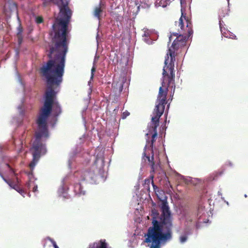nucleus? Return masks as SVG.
Wrapping results in <instances>:
<instances>
[{"instance_id":"f257e3e1","label":"nucleus","mask_w":248,"mask_h":248,"mask_svg":"<svg viewBox=\"0 0 248 248\" xmlns=\"http://www.w3.org/2000/svg\"><path fill=\"white\" fill-rule=\"evenodd\" d=\"M47 50L49 60L41 68L42 75L46 78L47 88L45 93L44 102L40 109L36 120L37 131L35 132V139L31 149L32 160L29 167L33 170L39 161L41 155L46 152L45 145L42 143L41 138L48 137L47 121L52 113L54 117H57L62 113V108L59 102L56 101L57 93L54 85L59 86L62 81L64 74L66 55L68 51L67 37H52L48 44Z\"/></svg>"},{"instance_id":"f03ea898","label":"nucleus","mask_w":248,"mask_h":248,"mask_svg":"<svg viewBox=\"0 0 248 248\" xmlns=\"http://www.w3.org/2000/svg\"><path fill=\"white\" fill-rule=\"evenodd\" d=\"M160 221L154 217L148 229L145 242L150 248H161L172 238V217L167 200H162Z\"/></svg>"},{"instance_id":"7ed1b4c3","label":"nucleus","mask_w":248,"mask_h":248,"mask_svg":"<svg viewBox=\"0 0 248 248\" xmlns=\"http://www.w3.org/2000/svg\"><path fill=\"white\" fill-rule=\"evenodd\" d=\"M175 37L171 46L169 48L165 58V66L163 70V80L162 85L164 89L168 90L170 88L173 90V93L175 89V74L174 71V63L175 61V56L177 54V51L179 48L186 46L187 36L183 34H179L178 33H172L169 37V43L171 40Z\"/></svg>"},{"instance_id":"20e7f679","label":"nucleus","mask_w":248,"mask_h":248,"mask_svg":"<svg viewBox=\"0 0 248 248\" xmlns=\"http://www.w3.org/2000/svg\"><path fill=\"white\" fill-rule=\"evenodd\" d=\"M57 3L60 9L59 17H57L53 25V31L50 33L52 37L61 38L67 36L68 24L72 16V11L68 7L67 0H60Z\"/></svg>"},{"instance_id":"39448f33","label":"nucleus","mask_w":248,"mask_h":248,"mask_svg":"<svg viewBox=\"0 0 248 248\" xmlns=\"http://www.w3.org/2000/svg\"><path fill=\"white\" fill-rule=\"evenodd\" d=\"M168 90L164 89L163 87H160L156 105L154 109L152 118L150 131H153V134L152 136V139L149 142L150 146L153 150L154 142L155 141L157 131V128L159 126V119L164 113L165 105L167 104V95Z\"/></svg>"},{"instance_id":"423d86ee","label":"nucleus","mask_w":248,"mask_h":248,"mask_svg":"<svg viewBox=\"0 0 248 248\" xmlns=\"http://www.w3.org/2000/svg\"><path fill=\"white\" fill-rule=\"evenodd\" d=\"M184 19L186 21V30L185 31H186L188 33V36L190 37L192 34H193V30L192 29V23L191 22L188 20L187 18H186V16H184ZM178 23V26L180 27V28L182 30H184V23L183 21V14L182 13V16L179 18Z\"/></svg>"},{"instance_id":"0eeeda50","label":"nucleus","mask_w":248,"mask_h":248,"mask_svg":"<svg viewBox=\"0 0 248 248\" xmlns=\"http://www.w3.org/2000/svg\"><path fill=\"white\" fill-rule=\"evenodd\" d=\"M80 179L81 181L92 182L94 181L95 174L91 169L81 171L80 173Z\"/></svg>"},{"instance_id":"6e6552de","label":"nucleus","mask_w":248,"mask_h":248,"mask_svg":"<svg viewBox=\"0 0 248 248\" xmlns=\"http://www.w3.org/2000/svg\"><path fill=\"white\" fill-rule=\"evenodd\" d=\"M228 9L225 7L224 8H222L219 10V28L221 31V32L223 35L225 37H227L226 35L225 31V28L223 27L222 25L223 21L222 20V18L225 17L226 15H228Z\"/></svg>"},{"instance_id":"1a4fd4ad","label":"nucleus","mask_w":248,"mask_h":248,"mask_svg":"<svg viewBox=\"0 0 248 248\" xmlns=\"http://www.w3.org/2000/svg\"><path fill=\"white\" fill-rule=\"evenodd\" d=\"M154 154H153L151 157H150L149 155H147L146 154V153H145V151H144L143 153V154H142V158L143 159H144L145 160L146 159H147L149 163H150V165L151 167V169H152V171L153 172H154L155 171V168H154V166H155V162H154Z\"/></svg>"},{"instance_id":"9d476101","label":"nucleus","mask_w":248,"mask_h":248,"mask_svg":"<svg viewBox=\"0 0 248 248\" xmlns=\"http://www.w3.org/2000/svg\"><path fill=\"white\" fill-rule=\"evenodd\" d=\"M74 191L76 195H82L85 194V191L82 190V187L80 183H76L74 185Z\"/></svg>"},{"instance_id":"9b49d317","label":"nucleus","mask_w":248,"mask_h":248,"mask_svg":"<svg viewBox=\"0 0 248 248\" xmlns=\"http://www.w3.org/2000/svg\"><path fill=\"white\" fill-rule=\"evenodd\" d=\"M102 12L103 10L102 9L100 4L99 6H96L95 7L93 12V15L98 19H100L101 17V14H102Z\"/></svg>"},{"instance_id":"f8f14e48","label":"nucleus","mask_w":248,"mask_h":248,"mask_svg":"<svg viewBox=\"0 0 248 248\" xmlns=\"http://www.w3.org/2000/svg\"><path fill=\"white\" fill-rule=\"evenodd\" d=\"M2 160L4 163L5 166L9 170V171L11 173H15L14 170L11 167L8 162L9 160V158L5 156L3 157Z\"/></svg>"},{"instance_id":"ddd939ff","label":"nucleus","mask_w":248,"mask_h":248,"mask_svg":"<svg viewBox=\"0 0 248 248\" xmlns=\"http://www.w3.org/2000/svg\"><path fill=\"white\" fill-rule=\"evenodd\" d=\"M190 233L188 230H185L184 234L180 236V241L181 243H184L187 239V236Z\"/></svg>"},{"instance_id":"4468645a","label":"nucleus","mask_w":248,"mask_h":248,"mask_svg":"<svg viewBox=\"0 0 248 248\" xmlns=\"http://www.w3.org/2000/svg\"><path fill=\"white\" fill-rule=\"evenodd\" d=\"M0 176L5 182H6L11 188H13V186L15 184H14L11 181L6 179L1 172H0Z\"/></svg>"},{"instance_id":"2eb2a0df","label":"nucleus","mask_w":248,"mask_h":248,"mask_svg":"<svg viewBox=\"0 0 248 248\" xmlns=\"http://www.w3.org/2000/svg\"><path fill=\"white\" fill-rule=\"evenodd\" d=\"M13 189H15L16 191H17L21 195H22V196H23L24 197V194L25 193L24 190L23 189L17 186V185H16V184L14 185L13 186Z\"/></svg>"},{"instance_id":"dca6fc26","label":"nucleus","mask_w":248,"mask_h":248,"mask_svg":"<svg viewBox=\"0 0 248 248\" xmlns=\"http://www.w3.org/2000/svg\"><path fill=\"white\" fill-rule=\"evenodd\" d=\"M151 182H152L151 177H150V178L145 179L144 181L143 186L145 188L149 189V186Z\"/></svg>"},{"instance_id":"f3484780","label":"nucleus","mask_w":248,"mask_h":248,"mask_svg":"<svg viewBox=\"0 0 248 248\" xmlns=\"http://www.w3.org/2000/svg\"><path fill=\"white\" fill-rule=\"evenodd\" d=\"M154 177V176L153 175H151V179L152 180V184L153 187L154 188V190L155 192L157 194V192H159V188L156 186H155L154 183V181H153Z\"/></svg>"},{"instance_id":"a211bd4d","label":"nucleus","mask_w":248,"mask_h":248,"mask_svg":"<svg viewBox=\"0 0 248 248\" xmlns=\"http://www.w3.org/2000/svg\"><path fill=\"white\" fill-rule=\"evenodd\" d=\"M130 115V113L127 111V110H125V111H124L122 115V118L123 119H125L128 116H129Z\"/></svg>"},{"instance_id":"6ab92c4d","label":"nucleus","mask_w":248,"mask_h":248,"mask_svg":"<svg viewBox=\"0 0 248 248\" xmlns=\"http://www.w3.org/2000/svg\"><path fill=\"white\" fill-rule=\"evenodd\" d=\"M43 22V18L41 16H37L36 18V22L37 24H40Z\"/></svg>"},{"instance_id":"aec40b11","label":"nucleus","mask_w":248,"mask_h":248,"mask_svg":"<svg viewBox=\"0 0 248 248\" xmlns=\"http://www.w3.org/2000/svg\"><path fill=\"white\" fill-rule=\"evenodd\" d=\"M49 240L51 242V243L52 244V245H53V246L54 248H56V247H58L55 241L54 240H53L52 239H51L50 238H49Z\"/></svg>"},{"instance_id":"412c9836","label":"nucleus","mask_w":248,"mask_h":248,"mask_svg":"<svg viewBox=\"0 0 248 248\" xmlns=\"http://www.w3.org/2000/svg\"><path fill=\"white\" fill-rule=\"evenodd\" d=\"M98 248H107V244L105 242H101V245Z\"/></svg>"},{"instance_id":"4be33fe9","label":"nucleus","mask_w":248,"mask_h":248,"mask_svg":"<svg viewBox=\"0 0 248 248\" xmlns=\"http://www.w3.org/2000/svg\"><path fill=\"white\" fill-rule=\"evenodd\" d=\"M96 68L94 66H93L91 69L92 75L91 78L93 77L94 74L93 73L95 71Z\"/></svg>"},{"instance_id":"5701e85b","label":"nucleus","mask_w":248,"mask_h":248,"mask_svg":"<svg viewBox=\"0 0 248 248\" xmlns=\"http://www.w3.org/2000/svg\"><path fill=\"white\" fill-rule=\"evenodd\" d=\"M149 36V34L148 32H144V34L143 35V36H145V37H148Z\"/></svg>"},{"instance_id":"b1692460","label":"nucleus","mask_w":248,"mask_h":248,"mask_svg":"<svg viewBox=\"0 0 248 248\" xmlns=\"http://www.w3.org/2000/svg\"><path fill=\"white\" fill-rule=\"evenodd\" d=\"M22 28H19V31H18V32L17 33V35L19 36V34H20L22 32Z\"/></svg>"},{"instance_id":"393cba45","label":"nucleus","mask_w":248,"mask_h":248,"mask_svg":"<svg viewBox=\"0 0 248 248\" xmlns=\"http://www.w3.org/2000/svg\"><path fill=\"white\" fill-rule=\"evenodd\" d=\"M21 41H22V38H20V36H19V37H18L19 44H21Z\"/></svg>"},{"instance_id":"a878e982","label":"nucleus","mask_w":248,"mask_h":248,"mask_svg":"<svg viewBox=\"0 0 248 248\" xmlns=\"http://www.w3.org/2000/svg\"><path fill=\"white\" fill-rule=\"evenodd\" d=\"M37 186H36L35 187H34L33 188V189H34V191H35V190H36V189H37Z\"/></svg>"},{"instance_id":"bb28decb","label":"nucleus","mask_w":248,"mask_h":248,"mask_svg":"<svg viewBox=\"0 0 248 248\" xmlns=\"http://www.w3.org/2000/svg\"><path fill=\"white\" fill-rule=\"evenodd\" d=\"M218 195H221V194H220V192L219 191L218 192Z\"/></svg>"},{"instance_id":"cd10ccee","label":"nucleus","mask_w":248,"mask_h":248,"mask_svg":"<svg viewBox=\"0 0 248 248\" xmlns=\"http://www.w3.org/2000/svg\"><path fill=\"white\" fill-rule=\"evenodd\" d=\"M0 172H1L0 171Z\"/></svg>"}]
</instances>
